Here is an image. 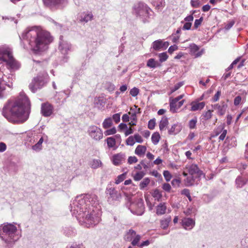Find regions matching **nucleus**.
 Here are the masks:
<instances>
[{"label": "nucleus", "instance_id": "obj_41", "mask_svg": "<svg viewBox=\"0 0 248 248\" xmlns=\"http://www.w3.org/2000/svg\"><path fill=\"white\" fill-rule=\"evenodd\" d=\"M145 199L147 203V205L148 207L150 210H152L153 209L154 205H153L150 202V197L149 195H145Z\"/></svg>", "mask_w": 248, "mask_h": 248}, {"label": "nucleus", "instance_id": "obj_9", "mask_svg": "<svg viewBox=\"0 0 248 248\" xmlns=\"http://www.w3.org/2000/svg\"><path fill=\"white\" fill-rule=\"evenodd\" d=\"M144 205L143 200L142 199H138L134 202L131 203L129 209L131 212L137 215H142L144 212Z\"/></svg>", "mask_w": 248, "mask_h": 248}, {"label": "nucleus", "instance_id": "obj_64", "mask_svg": "<svg viewBox=\"0 0 248 248\" xmlns=\"http://www.w3.org/2000/svg\"><path fill=\"white\" fill-rule=\"evenodd\" d=\"M234 21H231L230 22H229L228 24L226 25L225 26V29L226 30H230L234 24Z\"/></svg>", "mask_w": 248, "mask_h": 248}, {"label": "nucleus", "instance_id": "obj_25", "mask_svg": "<svg viewBox=\"0 0 248 248\" xmlns=\"http://www.w3.org/2000/svg\"><path fill=\"white\" fill-rule=\"evenodd\" d=\"M161 64L153 58L150 59L147 62V66L150 68H155L156 67L160 66Z\"/></svg>", "mask_w": 248, "mask_h": 248}, {"label": "nucleus", "instance_id": "obj_52", "mask_svg": "<svg viewBox=\"0 0 248 248\" xmlns=\"http://www.w3.org/2000/svg\"><path fill=\"white\" fill-rule=\"evenodd\" d=\"M94 103L97 104H99L100 106L103 107V104L105 103V99L103 98L99 97L95 99Z\"/></svg>", "mask_w": 248, "mask_h": 248}, {"label": "nucleus", "instance_id": "obj_3", "mask_svg": "<svg viewBox=\"0 0 248 248\" xmlns=\"http://www.w3.org/2000/svg\"><path fill=\"white\" fill-rule=\"evenodd\" d=\"M0 231L1 239L8 246H12L19 238L17 227L14 224H4Z\"/></svg>", "mask_w": 248, "mask_h": 248}, {"label": "nucleus", "instance_id": "obj_16", "mask_svg": "<svg viewBox=\"0 0 248 248\" xmlns=\"http://www.w3.org/2000/svg\"><path fill=\"white\" fill-rule=\"evenodd\" d=\"M45 4L50 7H59L64 3L67 0H43Z\"/></svg>", "mask_w": 248, "mask_h": 248}, {"label": "nucleus", "instance_id": "obj_42", "mask_svg": "<svg viewBox=\"0 0 248 248\" xmlns=\"http://www.w3.org/2000/svg\"><path fill=\"white\" fill-rule=\"evenodd\" d=\"M135 143V141L133 136L129 137L126 140V144L127 145L133 146Z\"/></svg>", "mask_w": 248, "mask_h": 248}, {"label": "nucleus", "instance_id": "obj_23", "mask_svg": "<svg viewBox=\"0 0 248 248\" xmlns=\"http://www.w3.org/2000/svg\"><path fill=\"white\" fill-rule=\"evenodd\" d=\"M152 48L156 51L162 50V41L157 40L153 42Z\"/></svg>", "mask_w": 248, "mask_h": 248}, {"label": "nucleus", "instance_id": "obj_36", "mask_svg": "<svg viewBox=\"0 0 248 248\" xmlns=\"http://www.w3.org/2000/svg\"><path fill=\"white\" fill-rule=\"evenodd\" d=\"M145 175V173L143 171H139L135 173L134 176V179L135 181H140Z\"/></svg>", "mask_w": 248, "mask_h": 248}, {"label": "nucleus", "instance_id": "obj_32", "mask_svg": "<svg viewBox=\"0 0 248 248\" xmlns=\"http://www.w3.org/2000/svg\"><path fill=\"white\" fill-rule=\"evenodd\" d=\"M107 143L109 148H113L116 145V140L113 137H109L107 139Z\"/></svg>", "mask_w": 248, "mask_h": 248}, {"label": "nucleus", "instance_id": "obj_40", "mask_svg": "<svg viewBox=\"0 0 248 248\" xmlns=\"http://www.w3.org/2000/svg\"><path fill=\"white\" fill-rule=\"evenodd\" d=\"M158 57L159 58V61L161 62L166 61L168 58V56L166 52H163L159 54Z\"/></svg>", "mask_w": 248, "mask_h": 248}, {"label": "nucleus", "instance_id": "obj_33", "mask_svg": "<svg viewBox=\"0 0 248 248\" xmlns=\"http://www.w3.org/2000/svg\"><path fill=\"white\" fill-rule=\"evenodd\" d=\"M150 180L148 178H144L140 184V188L141 190L144 189L150 183Z\"/></svg>", "mask_w": 248, "mask_h": 248}, {"label": "nucleus", "instance_id": "obj_31", "mask_svg": "<svg viewBox=\"0 0 248 248\" xmlns=\"http://www.w3.org/2000/svg\"><path fill=\"white\" fill-rule=\"evenodd\" d=\"M160 136L158 132H155L153 134L151 137V140L153 143L156 145L159 141Z\"/></svg>", "mask_w": 248, "mask_h": 248}, {"label": "nucleus", "instance_id": "obj_63", "mask_svg": "<svg viewBox=\"0 0 248 248\" xmlns=\"http://www.w3.org/2000/svg\"><path fill=\"white\" fill-rule=\"evenodd\" d=\"M163 189L166 191H170L171 189L170 185L168 183H165L162 186Z\"/></svg>", "mask_w": 248, "mask_h": 248}, {"label": "nucleus", "instance_id": "obj_47", "mask_svg": "<svg viewBox=\"0 0 248 248\" xmlns=\"http://www.w3.org/2000/svg\"><path fill=\"white\" fill-rule=\"evenodd\" d=\"M203 17H201L199 19H196L194 22V27L195 29H197L202 24L203 21Z\"/></svg>", "mask_w": 248, "mask_h": 248}, {"label": "nucleus", "instance_id": "obj_14", "mask_svg": "<svg viewBox=\"0 0 248 248\" xmlns=\"http://www.w3.org/2000/svg\"><path fill=\"white\" fill-rule=\"evenodd\" d=\"M93 16L90 11L84 12L79 16V20L82 23H87L93 19Z\"/></svg>", "mask_w": 248, "mask_h": 248}, {"label": "nucleus", "instance_id": "obj_61", "mask_svg": "<svg viewBox=\"0 0 248 248\" xmlns=\"http://www.w3.org/2000/svg\"><path fill=\"white\" fill-rule=\"evenodd\" d=\"M192 23L191 22H186L184 24L182 29L184 30H189L191 29Z\"/></svg>", "mask_w": 248, "mask_h": 248}, {"label": "nucleus", "instance_id": "obj_10", "mask_svg": "<svg viewBox=\"0 0 248 248\" xmlns=\"http://www.w3.org/2000/svg\"><path fill=\"white\" fill-rule=\"evenodd\" d=\"M108 202L113 203L115 201L119 200L121 197V194L118 192L114 187H108L106 191Z\"/></svg>", "mask_w": 248, "mask_h": 248}, {"label": "nucleus", "instance_id": "obj_15", "mask_svg": "<svg viewBox=\"0 0 248 248\" xmlns=\"http://www.w3.org/2000/svg\"><path fill=\"white\" fill-rule=\"evenodd\" d=\"M125 157L124 154L123 153H119L114 155L111 160L113 165L115 166H119L121 165L124 160Z\"/></svg>", "mask_w": 248, "mask_h": 248}, {"label": "nucleus", "instance_id": "obj_30", "mask_svg": "<svg viewBox=\"0 0 248 248\" xmlns=\"http://www.w3.org/2000/svg\"><path fill=\"white\" fill-rule=\"evenodd\" d=\"M104 88L109 92H112L115 89V85L110 82H106L104 84Z\"/></svg>", "mask_w": 248, "mask_h": 248}, {"label": "nucleus", "instance_id": "obj_56", "mask_svg": "<svg viewBox=\"0 0 248 248\" xmlns=\"http://www.w3.org/2000/svg\"><path fill=\"white\" fill-rule=\"evenodd\" d=\"M133 137L134 138L135 142L138 143H142L143 142L142 137L139 134H135Z\"/></svg>", "mask_w": 248, "mask_h": 248}, {"label": "nucleus", "instance_id": "obj_11", "mask_svg": "<svg viewBox=\"0 0 248 248\" xmlns=\"http://www.w3.org/2000/svg\"><path fill=\"white\" fill-rule=\"evenodd\" d=\"M88 133L90 137L95 140H99L103 137L101 129L95 125L89 126L88 129Z\"/></svg>", "mask_w": 248, "mask_h": 248}, {"label": "nucleus", "instance_id": "obj_59", "mask_svg": "<svg viewBox=\"0 0 248 248\" xmlns=\"http://www.w3.org/2000/svg\"><path fill=\"white\" fill-rule=\"evenodd\" d=\"M138 161V159L136 156H130L128 159V162L130 164L136 163Z\"/></svg>", "mask_w": 248, "mask_h": 248}, {"label": "nucleus", "instance_id": "obj_21", "mask_svg": "<svg viewBox=\"0 0 248 248\" xmlns=\"http://www.w3.org/2000/svg\"><path fill=\"white\" fill-rule=\"evenodd\" d=\"M136 232L135 231L132 229L129 230L127 231L126 234L124 235V239L127 241H131L134 238V236H136Z\"/></svg>", "mask_w": 248, "mask_h": 248}, {"label": "nucleus", "instance_id": "obj_18", "mask_svg": "<svg viewBox=\"0 0 248 248\" xmlns=\"http://www.w3.org/2000/svg\"><path fill=\"white\" fill-rule=\"evenodd\" d=\"M146 150L145 146L139 145L135 149V153L140 156H142L144 155Z\"/></svg>", "mask_w": 248, "mask_h": 248}, {"label": "nucleus", "instance_id": "obj_12", "mask_svg": "<svg viewBox=\"0 0 248 248\" xmlns=\"http://www.w3.org/2000/svg\"><path fill=\"white\" fill-rule=\"evenodd\" d=\"M60 39L59 50L62 54L66 55L68 54L69 51L72 50L71 45L67 41L63 40L62 36H60Z\"/></svg>", "mask_w": 248, "mask_h": 248}, {"label": "nucleus", "instance_id": "obj_8", "mask_svg": "<svg viewBox=\"0 0 248 248\" xmlns=\"http://www.w3.org/2000/svg\"><path fill=\"white\" fill-rule=\"evenodd\" d=\"M47 82V75H39L33 78L29 87L32 93H35L45 86Z\"/></svg>", "mask_w": 248, "mask_h": 248}, {"label": "nucleus", "instance_id": "obj_5", "mask_svg": "<svg viewBox=\"0 0 248 248\" xmlns=\"http://www.w3.org/2000/svg\"><path fill=\"white\" fill-rule=\"evenodd\" d=\"M183 174L184 176L186 177L185 180L186 185L191 186L194 185L196 179L199 180L203 174L196 164H192L187 165L186 166Z\"/></svg>", "mask_w": 248, "mask_h": 248}, {"label": "nucleus", "instance_id": "obj_22", "mask_svg": "<svg viewBox=\"0 0 248 248\" xmlns=\"http://www.w3.org/2000/svg\"><path fill=\"white\" fill-rule=\"evenodd\" d=\"M90 167L93 169L100 168L102 166V163L100 159H93L90 163Z\"/></svg>", "mask_w": 248, "mask_h": 248}, {"label": "nucleus", "instance_id": "obj_28", "mask_svg": "<svg viewBox=\"0 0 248 248\" xmlns=\"http://www.w3.org/2000/svg\"><path fill=\"white\" fill-rule=\"evenodd\" d=\"M169 124L168 118L166 117H163L161 119L159 124V129L161 131L165 129L166 127Z\"/></svg>", "mask_w": 248, "mask_h": 248}, {"label": "nucleus", "instance_id": "obj_19", "mask_svg": "<svg viewBox=\"0 0 248 248\" xmlns=\"http://www.w3.org/2000/svg\"><path fill=\"white\" fill-rule=\"evenodd\" d=\"M184 102V100L175 102L173 100L170 99V108H178L182 107Z\"/></svg>", "mask_w": 248, "mask_h": 248}, {"label": "nucleus", "instance_id": "obj_6", "mask_svg": "<svg viewBox=\"0 0 248 248\" xmlns=\"http://www.w3.org/2000/svg\"><path fill=\"white\" fill-rule=\"evenodd\" d=\"M31 103L24 93H20L17 98H10L4 105L3 108H31Z\"/></svg>", "mask_w": 248, "mask_h": 248}, {"label": "nucleus", "instance_id": "obj_35", "mask_svg": "<svg viewBox=\"0 0 248 248\" xmlns=\"http://www.w3.org/2000/svg\"><path fill=\"white\" fill-rule=\"evenodd\" d=\"M141 239V236L139 234H136V236H134V238L133 239V240L131 241V244L133 246H139V242L140 241V240Z\"/></svg>", "mask_w": 248, "mask_h": 248}, {"label": "nucleus", "instance_id": "obj_17", "mask_svg": "<svg viewBox=\"0 0 248 248\" xmlns=\"http://www.w3.org/2000/svg\"><path fill=\"white\" fill-rule=\"evenodd\" d=\"M183 126L181 124L177 123L173 124L168 130V133L170 135H175L178 134L182 129Z\"/></svg>", "mask_w": 248, "mask_h": 248}, {"label": "nucleus", "instance_id": "obj_58", "mask_svg": "<svg viewBox=\"0 0 248 248\" xmlns=\"http://www.w3.org/2000/svg\"><path fill=\"white\" fill-rule=\"evenodd\" d=\"M242 101V98L240 96L238 95L235 97L234 99V104L235 106L239 105Z\"/></svg>", "mask_w": 248, "mask_h": 248}, {"label": "nucleus", "instance_id": "obj_43", "mask_svg": "<svg viewBox=\"0 0 248 248\" xmlns=\"http://www.w3.org/2000/svg\"><path fill=\"white\" fill-rule=\"evenodd\" d=\"M197 120L196 118H194L189 121L188 126L189 128L194 129L195 128Z\"/></svg>", "mask_w": 248, "mask_h": 248}, {"label": "nucleus", "instance_id": "obj_50", "mask_svg": "<svg viewBox=\"0 0 248 248\" xmlns=\"http://www.w3.org/2000/svg\"><path fill=\"white\" fill-rule=\"evenodd\" d=\"M205 106V103L203 102L198 103L193 105L191 108H203Z\"/></svg>", "mask_w": 248, "mask_h": 248}, {"label": "nucleus", "instance_id": "obj_13", "mask_svg": "<svg viewBox=\"0 0 248 248\" xmlns=\"http://www.w3.org/2000/svg\"><path fill=\"white\" fill-rule=\"evenodd\" d=\"M182 225L183 227L186 230H191L195 226V220L191 218L186 217L182 220Z\"/></svg>", "mask_w": 248, "mask_h": 248}, {"label": "nucleus", "instance_id": "obj_46", "mask_svg": "<svg viewBox=\"0 0 248 248\" xmlns=\"http://www.w3.org/2000/svg\"><path fill=\"white\" fill-rule=\"evenodd\" d=\"M184 84L183 82H180L176 84H175L174 87L171 88V93H172L177 90H178L181 86H182Z\"/></svg>", "mask_w": 248, "mask_h": 248}, {"label": "nucleus", "instance_id": "obj_4", "mask_svg": "<svg viewBox=\"0 0 248 248\" xmlns=\"http://www.w3.org/2000/svg\"><path fill=\"white\" fill-rule=\"evenodd\" d=\"M3 116L13 123H22L29 118L30 109H2Z\"/></svg>", "mask_w": 248, "mask_h": 248}, {"label": "nucleus", "instance_id": "obj_1", "mask_svg": "<svg viewBox=\"0 0 248 248\" xmlns=\"http://www.w3.org/2000/svg\"><path fill=\"white\" fill-rule=\"evenodd\" d=\"M100 206L94 194L81 195L76 197L70 204V211L80 225L89 228L100 221Z\"/></svg>", "mask_w": 248, "mask_h": 248}, {"label": "nucleus", "instance_id": "obj_48", "mask_svg": "<svg viewBox=\"0 0 248 248\" xmlns=\"http://www.w3.org/2000/svg\"><path fill=\"white\" fill-rule=\"evenodd\" d=\"M212 116V111L210 109H208L202 115V119H204L205 120H208Z\"/></svg>", "mask_w": 248, "mask_h": 248}, {"label": "nucleus", "instance_id": "obj_24", "mask_svg": "<svg viewBox=\"0 0 248 248\" xmlns=\"http://www.w3.org/2000/svg\"><path fill=\"white\" fill-rule=\"evenodd\" d=\"M134 110H137L138 112H139V110L140 109H134ZM136 111H134L132 112H129V119L130 122L129 123V124L131 125H136V121H137V117L136 115Z\"/></svg>", "mask_w": 248, "mask_h": 248}, {"label": "nucleus", "instance_id": "obj_29", "mask_svg": "<svg viewBox=\"0 0 248 248\" xmlns=\"http://www.w3.org/2000/svg\"><path fill=\"white\" fill-rule=\"evenodd\" d=\"M236 185L237 187H242L246 183V180L242 177H238L235 180Z\"/></svg>", "mask_w": 248, "mask_h": 248}, {"label": "nucleus", "instance_id": "obj_7", "mask_svg": "<svg viewBox=\"0 0 248 248\" xmlns=\"http://www.w3.org/2000/svg\"><path fill=\"white\" fill-rule=\"evenodd\" d=\"M151 12V9L143 2L135 3L133 6V14L139 17L144 23L149 21Z\"/></svg>", "mask_w": 248, "mask_h": 248}, {"label": "nucleus", "instance_id": "obj_55", "mask_svg": "<svg viewBox=\"0 0 248 248\" xmlns=\"http://www.w3.org/2000/svg\"><path fill=\"white\" fill-rule=\"evenodd\" d=\"M31 148L33 151L38 152L42 150V146H41L39 144L37 143L35 145L32 146Z\"/></svg>", "mask_w": 248, "mask_h": 248}, {"label": "nucleus", "instance_id": "obj_60", "mask_svg": "<svg viewBox=\"0 0 248 248\" xmlns=\"http://www.w3.org/2000/svg\"><path fill=\"white\" fill-rule=\"evenodd\" d=\"M178 49V46L175 45H172L170 46L168 49V52L170 54L172 53L174 51Z\"/></svg>", "mask_w": 248, "mask_h": 248}, {"label": "nucleus", "instance_id": "obj_44", "mask_svg": "<svg viewBox=\"0 0 248 248\" xmlns=\"http://www.w3.org/2000/svg\"><path fill=\"white\" fill-rule=\"evenodd\" d=\"M164 177L166 181L169 182L172 178V175L168 170H164L163 172Z\"/></svg>", "mask_w": 248, "mask_h": 248}, {"label": "nucleus", "instance_id": "obj_38", "mask_svg": "<svg viewBox=\"0 0 248 248\" xmlns=\"http://www.w3.org/2000/svg\"><path fill=\"white\" fill-rule=\"evenodd\" d=\"M41 113L45 117H48L53 114V111L52 109H41Z\"/></svg>", "mask_w": 248, "mask_h": 248}, {"label": "nucleus", "instance_id": "obj_51", "mask_svg": "<svg viewBox=\"0 0 248 248\" xmlns=\"http://www.w3.org/2000/svg\"><path fill=\"white\" fill-rule=\"evenodd\" d=\"M116 129L115 127H113L111 129H108L105 132V135L106 136L113 135L116 133Z\"/></svg>", "mask_w": 248, "mask_h": 248}, {"label": "nucleus", "instance_id": "obj_26", "mask_svg": "<svg viewBox=\"0 0 248 248\" xmlns=\"http://www.w3.org/2000/svg\"><path fill=\"white\" fill-rule=\"evenodd\" d=\"M171 221V217H168L160 220V226L163 229H166Z\"/></svg>", "mask_w": 248, "mask_h": 248}, {"label": "nucleus", "instance_id": "obj_54", "mask_svg": "<svg viewBox=\"0 0 248 248\" xmlns=\"http://www.w3.org/2000/svg\"><path fill=\"white\" fill-rule=\"evenodd\" d=\"M155 125V119H151L148 122V127L150 129H154Z\"/></svg>", "mask_w": 248, "mask_h": 248}, {"label": "nucleus", "instance_id": "obj_2", "mask_svg": "<svg viewBox=\"0 0 248 248\" xmlns=\"http://www.w3.org/2000/svg\"><path fill=\"white\" fill-rule=\"evenodd\" d=\"M19 37L21 39L27 40L36 54L47 49L48 45L53 40L48 32L40 31L36 27L26 29Z\"/></svg>", "mask_w": 248, "mask_h": 248}, {"label": "nucleus", "instance_id": "obj_62", "mask_svg": "<svg viewBox=\"0 0 248 248\" xmlns=\"http://www.w3.org/2000/svg\"><path fill=\"white\" fill-rule=\"evenodd\" d=\"M220 95H221V92L219 91H217L216 93L215 94L214 97H213V98H212L213 101L214 102L217 101L219 99V96H220Z\"/></svg>", "mask_w": 248, "mask_h": 248}, {"label": "nucleus", "instance_id": "obj_20", "mask_svg": "<svg viewBox=\"0 0 248 248\" xmlns=\"http://www.w3.org/2000/svg\"><path fill=\"white\" fill-rule=\"evenodd\" d=\"M167 207L165 203H160L156 206V214L162 215L166 213Z\"/></svg>", "mask_w": 248, "mask_h": 248}, {"label": "nucleus", "instance_id": "obj_37", "mask_svg": "<svg viewBox=\"0 0 248 248\" xmlns=\"http://www.w3.org/2000/svg\"><path fill=\"white\" fill-rule=\"evenodd\" d=\"M191 5L195 8L199 7L202 5L201 0H191Z\"/></svg>", "mask_w": 248, "mask_h": 248}, {"label": "nucleus", "instance_id": "obj_34", "mask_svg": "<svg viewBox=\"0 0 248 248\" xmlns=\"http://www.w3.org/2000/svg\"><path fill=\"white\" fill-rule=\"evenodd\" d=\"M112 120L110 118L106 119L103 123V127L105 128H108L111 126Z\"/></svg>", "mask_w": 248, "mask_h": 248}, {"label": "nucleus", "instance_id": "obj_49", "mask_svg": "<svg viewBox=\"0 0 248 248\" xmlns=\"http://www.w3.org/2000/svg\"><path fill=\"white\" fill-rule=\"evenodd\" d=\"M139 93V89L134 87L132 89H131L130 91V94L133 97H135L137 96V95Z\"/></svg>", "mask_w": 248, "mask_h": 248}, {"label": "nucleus", "instance_id": "obj_57", "mask_svg": "<svg viewBox=\"0 0 248 248\" xmlns=\"http://www.w3.org/2000/svg\"><path fill=\"white\" fill-rule=\"evenodd\" d=\"M53 107L52 106V105L49 103L48 102H46L45 103H43L41 104V108L42 109L44 108H52Z\"/></svg>", "mask_w": 248, "mask_h": 248}, {"label": "nucleus", "instance_id": "obj_45", "mask_svg": "<svg viewBox=\"0 0 248 248\" xmlns=\"http://www.w3.org/2000/svg\"><path fill=\"white\" fill-rule=\"evenodd\" d=\"M125 179V174L123 173L120 175H119L115 181V183L116 184H119L121 182H123Z\"/></svg>", "mask_w": 248, "mask_h": 248}, {"label": "nucleus", "instance_id": "obj_39", "mask_svg": "<svg viewBox=\"0 0 248 248\" xmlns=\"http://www.w3.org/2000/svg\"><path fill=\"white\" fill-rule=\"evenodd\" d=\"M181 28H178L176 31V33L172 35V41L173 42H176V41H177L178 40V39H179V34L181 33Z\"/></svg>", "mask_w": 248, "mask_h": 248}, {"label": "nucleus", "instance_id": "obj_27", "mask_svg": "<svg viewBox=\"0 0 248 248\" xmlns=\"http://www.w3.org/2000/svg\"><path fill=\"white\" fill-rule=\"evenodd\" d=\"M152 196L154 198L155 200L158 202L160 201L162 197L161 192L157 189H155L153 191L152 193Z\"/></svg>", "mask_w": 248, "mask_h": 248}, {"label": "nucleus", "instance_id": "obj_53", "mask_svg": "<svg viewBox=\"0 0 248 248\" xmlns=\"http://www.w3.org/2000/svg\"><path fill=\"white\" fill-rule=\"evenodd\" d=\"M224 124H221L219 126H218L217 128L215 130L216 136H217L219 135L220 133H221L223 130H224Z\"/></svg>", "mask_w": 248, "mask_h": 248}]
</instances>
